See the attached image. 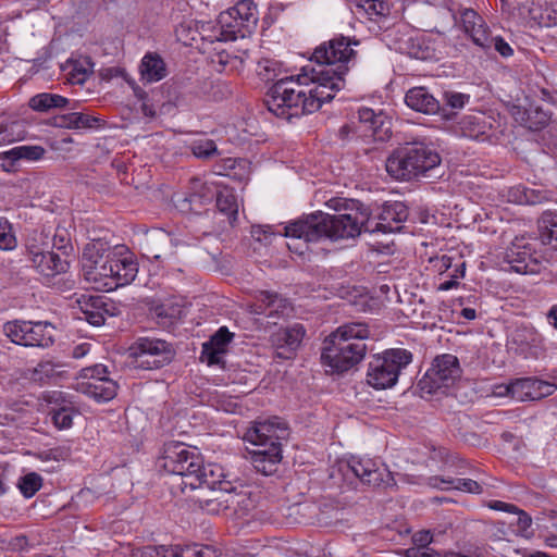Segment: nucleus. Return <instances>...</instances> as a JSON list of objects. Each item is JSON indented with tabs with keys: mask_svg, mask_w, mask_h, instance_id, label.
<instances>
[{
	"mask_svg": "<svg viewBox=\"0 0 557 557\" xmlns=\"http://www.w3.org/2000/svg\"><path fill=\"white\" fill-rule=\"evenodd\" d=\"M298 76L277 79L267 91L264 104L277 117L289 121L318 111L343 88L341 76L331 72L315 75V69L306 65Z\"/></svg>",
	"mask_w": 557,
	"mask_h": 557,
	"instance_id": "1",
	"label": "nucleus"
},
{
	"mask_svg": "<svg viewBox=\"0 0 557 557\" xmlns=\"http://www.w3.org/2000/svg\"><path fill=\"white\" fill-rule=\"evenodd\" d=\"M332 207L339 210L350 208L354 212L329 214L321 211L305 215L284 227V235L307 243H317L322 238L332 240L355 238L361 232L370 234H389L379 213L371 215L369 209L359 201L331 199Z\"/></svg>",
	"mask_w": 557,
	"mask_h": 557,
	"instance_id": "2",
	"label": "nucleus"
},
{
	"mask_svg": "<svg viewBox=\"0 0 557 557\" xmlns=\"http://www.w3.org/2000/svg\"><path fill=\"white\" fill-rule=\"evenodd\" d=\"M440 154L423 143H406L388 156L385 169L388 175L398 181L431 177L440 166Z\"/></svg>",
	"mask_w": 557,
	"mask_h": 557,
	"instance_id": "3",
	"label": "nucleus"
},
{
	"mask_svg": "<svg viewBox=\"0 0 557 557\" xmlns=\"http://www.w3.org/2000/svg\"><path fill=\"white\" fill-rule=\"evenodd\" d=\"M183 492L186 490H205L207 488L212 493L211 497L205 498L206 509L212 513L231 508L235 504H239V494H234L235 487L233 484L225 480V473L222 466L216 463L203 465L200 460L199 471L189 474L188 479H183L181 483Z\"/></svg>",
	"mask_w": 557,
	"mask_h": 557,
	"instance_id": "4",
	"label": "nucleus"
},
{
	"mask_svg": "<svg viewBox=\"0 0 557 557\" xmlns=\"http://www.w3.org/2000/svg\"><path fill=\"white\" fill-rule=\"evenodd\" d=\"M114 249L102 239H95L83 250L81 264L84 278L96 290L111 292L116 289L113 276Z\"/></svg>",
	"mask_w": 557,
	"mask_h": 557,
	"instance_id": "5",
	"label": "nucleus"
},
{
	"mask_svg": "<svg viewBox=\"0 0 557 557\" xmlns=\"http://www.w3.org/2000/svg\"><path fill=\"white\" fill-rule=\"evenodd\" d=\"M412 361L409 350H383L373 356L367 372V382L375 389L393 387L400 371Z\"/></svg>",
	"mask_w": 557,
	"mask_h": 557,
	"instance_id": "6",
	"label": "nucleus"
},
{
	"mask_svg": "<svg viewBox=\"0 0 557 557\" xmlns=\"http://www.w3.org/2000/svg\"><path fill=\"white\" fill-rule=\"evenodd\" d=\"M351 45H359L358 40H351L349 37L344 35H336L329 41H325L318 46L311 60H313L320 66L338 64L336 70L321 69L315 70V75L323 72L333 73L334 77L341 76L343 86L345 85L344 75L349 70V63L354 62L356 58V51L351 48Z\"/></svg>",
	"mask_w": 557,
	"mask_h": 557,
	"instance_id": "7",
	"label": "nucleus"
},
{
	"mask_svg": "<svg viewBox=\"0 0 557 557\" xmlns=\"http://www.w3.org/2000/svg\"><path fill=\"white\" fill-rule=\"evenodd\" d=\"M461 376V368L456 356L444 354L437 356L432 367L419 380L418 387L422 394L432 395L441 388H447Z\"/></svg>",
	"mask_w": 557,
	"mask_h": 557,
	"instance_id": "8",
	"label": "nucleus"
},
{
	"mask_svg": "<svg viewBox=\"0 0 557 557\" xmlns=\"http://www.w3.org/2000/svg\"><path fill=\"white\" fill-rule=\"evenodd\" d=\"M134 95L141 101L143 114L150 119L173 113L183 101L177 86L169 83L163 84L159 90H153L151 96L140 87H134Z\"/></svg>",
	"mask_w": 557,
	"mask_h": 557,
	"instance_id": "9",
	"label": "nucleus"
},
{
	"mask_svg": "<svg viewBox=\"0 0 557 557\" xmlns=\"http://www.w3.org/2000/svg\"><path fill=\"white\" fill-rule=\"evenodd\" d=\"M201 457L180 442L166 443L163 447L161 467L169 473L188 479L189 474L199 471Z\"/></svg>",
	"mask_w": 557,
	"mask_h": 557,
	"instance_id": "10",
	"label": "nucleus"
},
{
	"mask_svg": "<svg viewBox=\"0 0 557 557\" xmlns=\"http://www.w3.org/2000/svg\"><path fill=\"white\" fill-rule=\"evenodd\" d=\"M289 435L287 424L280 418L273 417L265 421H258L248 430L246 440L259 448L270 446L281 447V441Z\"/></svg>",
	"mask_w": 557,
	"mask_h": 557,
	"instance_id": "11",
	"label": "nucleus"
},
{
	"mask_svg": "<svg viewBox=\"0 0 557 557\" xmlns=\"http://www.w3.org/2000/svg\"><path fill=\"white\" fill-rule=\"evenodd\" d=\"M504 262L509 265L510 271L519 274H535L541 268L534 249L524 238H516L511 243L504 255Z\"/></svg>",
	"mask_w": 557,
	"mask_h": 557,
	"instance_id": "12",
	"label": "nucleus"
},
{
	"mask_svg": "<svg viewBox=\"0 0 557 557\" xmlns=\"http://www.w3.org/2000/svg\"><path fill=\"white\" fill-rule=\"evenodd\" d=\"M459 14L465 35L474 46L488 53L490 44L492 42V30L483 16L471 8L461 9Z\"/></svg>",
	"mask_w": 557,
	"mask_h": 557,
	"instance_id": "13",
	"label": "nucleus"
},
{
	"mask_svg": "<svg viewBox=\"0 0 557 557\" xmlns=\"http://www.w3.org/2000/svg\"><path fill=\"white\" fill-rule=\"evenodd\" d=\"M348 468L363 484L374 487L394 484V478L391 471L376 460L370 458H352L348 463Z\"/></svg>",
	"mask_w": 557,
	"mask_h": 557,
	"instance_id": "14",
	"label": "nucleus"
},
{
	"mask_svg": "<svg viewBox=\"0 0 557 557\" xmlns=\"http://www.w3.org/2000/svg\"><path fill=\"white\" fill-rule=\"evenodd\" d=\"M215 196L213 186L203 183L199 178H191L189 191L187 194L176 195L175 206L183 212L198 213L205 206L212 202Z\"/></svg>",
	"mask_w": 557,
	"mask_h": 557,
	"instance_id": "15",
	"label": "nucleus"
},
{
	"mask_svg": "<svg viewBox=\"0 0 557 557\" xmlns=\"http://www.w3.org/2000/svg\"><path fill=\"white\" fill-rule=\"evenodd\" d=\"M255 302L250 306L255 314H264L269 318L288 317L294 308L292 302L281 294L272 290H256Z\"/></svg>",
	"mask_w": 557,
	"mask_h": 557,
	"instance_id": "16",
	"label": "nucleus"
},
{
	"mask_svg": "<svg viewBox=\"0 0 557 557\" xmlns=\"http://www.w3.org/2000/svg\"><path fill=\"white\" fill-rule=\"evenodd\" d=\"M79 309L83 318L91 325L100 326L104 324L106 317H113L115 307L114 304L104 296H85L83 295L78 300Z\"/></svg>",
	"mask_w": 557,
	"mask_h": 557,
	"instance_id": "17",
	"label": "nucleus"
},
{
	"mask_svg": "<svg viewBox=\"0 0 557 557\" xmlns=\"http://www.w3.org/2000/svg\"><path fill=\"white\" fill-rule=\"evenodd\" d=\"M28 259L33 267L45 276H54L60 273H65L69 269L67 260L53 251L30 248L28 250Z\"/></svg>",
	"mask_w": 557,
	"mask_h": 557,
	"instance_id": "18",
	"label": "nucleus"
},
{
	"mask_svg": "<svg viewBox=\"0 0 557 557\" xmlns=\"http://www.w3.org/2000/svg\"><path fill=\"white\" fill-rule=\"evenodd\" d=\"M112 268L116 288L131 284L138 273L136 258L133 253L125 251L124 246L114 248Z\"/></svg>",
	"mask_w": 557,
	"mask_h": 557,
	"instance_id": "19",
	"label": "nucleus"
},
{
	"mask_svg": "<svg viewBox=\"0 0 557 557\" xmlns=\"http://www.w3.org/2000/svg\"><path fill=\"white\" fill-rule=\"evenodd\" d=\"M75 389L98 403H106L116 396L117 385L111 379L97 376L95 380L77 382Z\"/></svg>",
	"mask_w": 557,
	"mask_h": 557,
	"instance_id": "20",
	"label": "nucleus"
},
{
	"mask_svg": "<svg viewBox=\"0 0 557 557\" xmlns=\"http://www.w3.org/2000/svg\"><path fill=\"white\" fill-rule=\"evenodd\" d=\"M366 350H324L321 355L322 363L333 373H343L364 358Z\"/></svg>",
	"mask_w": 557,
	"mask_h": 557,
	"instance_id": "21",
	"label": "nucleus"
},
{
	"mask_svg": "<svg viewBox=\"0 0 557 557\" xmlns=\"http://www.w3.org/2000/svg\"><path fill=\"white\" fill-rule=\"evenodd\" d=\"M50 124L67 129H99L104 127L106 121L85 112H70L53 116Z\"/></svg>",
	"mask_w": 557,
	"mask_h": 557,
	"instance_id": "22",
	"label": "nucleus"
},
{
	"mask_svg": "<svg viewBox=\"0 0 557 557\" xmlns=\"http://www.w3.org/2000/svg\"><path fill=\"white\" fill-rule=\"evenodd\" d=\"M175 350H133L128 358L129 363L138 369H159L172 361Z\"/></svg>",
	"mask_w": 557,
	"mask_h": 557,
	"instance_id": "23",
	"label": "nucleus"
},
{
	"mask_svg": "<svg viewBox=\"0 0 557 557\" xmlns=\"http://www.w3.org/2000/svg\"><path fill=\"white\" fill-rule=\"evenodd\" d=\"M406 104L424 114H436L441 112V101L437 100L425 87H413L406 92Z\"/></svg>",
	"mask_w": 557,
	"mask_h": 557,
	"instance_id": "24",
	"label": "nucleus"
},
{
	"mask_svg": "<svg viewBox=\"0 0 557 557\" xmlns=\"http://www.w3.org/2000/svg\"><path fill=\"white\" fill-rule=\"evenodd\" d=\"M370 336V330L367 323L349 322L338 326L334 332L326 336L324 348L341 345L350 339H366Z\"/></svg>",
	"mask_w": 557,
	"mask_h": 557,
	"instance_id": "25",
	"label": "nucleus"
},
{
	"mask_svg": "<svg viewBox=\"0 0 557 557\" xmlns=\"http://www.w3.org/2000/svg\"><path fill=\"white\" fill-rule=\"evenodd\" d=\"M150 314L163 327H170L184 317V305L176 298L165 299L150 308Z\"/></svg>",
	"mask_w": 557,
	"mask_h": 557,
	"instance_id": "26",
	"label": "nucleus"
},
{
	"mask_svg": "<svg viewBox=\"0 0 557 557\" xmlns=\"http://www.w3.org/2000/svg\"><path fill=\"white\" fill-rule=\"evenodd\" d=\"M408 207L399 201L385 202L379 212V220L383 221L388 233L400 232L403 223L408 219Z\"/></svg>",
	"mask_w": 557,
	"mask_h": 557,
	"instance_id": "27",
	"label": "nucleus"
},
{
	"mask_svg": "<svg viewBox=\"0 0 557 557\" xmlns=\"http://www.w3.org/2000/svg\"><path fill=\"white\" fill-rule=\"evenodd\" d=\"M281 459L282 448L273 445L268 447V449L257 447L251 454L255 469L264 475H271L275 472L276 466Z\"/></svg>",
	"mask_w": 557,
	"mask_h": 557,
	"instance_id": "28",
	"label": "nucleus"
},
{
	"mask_svg": "<svg viewBox=\"0 0 557 557\" xmlns=\"http://www.w3.org/2000/svg\"><path fill=\"white\" fill-rule=\"evenodd\" d=\"M28 347L48 348L54 344L57 329L49 322L27 321Z\"/></svg>",
	"mask_w": 557,
	"mask_h": 557,
	"instance_id": "29",
	"label": "nucleus"
},
{
	"mask_svg": "<svg viewBox=\"0 0 557 557\" xmlns=\"http://www.w3.org/2000/svg\"><path fill=\"white\" fill-rule=\"evenodd\" d=\"M28 106L32 110L41 113H48L55 109L73 110L72 101L61 95L40 92L33 96L28 100Z\"/></svg>",
	"mask_w": 557,
	"mask_h": 557,
	"instance_id": "30",
	"label": "nucleus"
},
{
	"mask_svg": "<svg viewBox=\"0 0 557 557\" xmlns=\"http://www.w3.org/2000/svg\"><path fill=\"white\" fill-rule=\"evenodd\" d=\"M426 484L433 488L444 491L459 490L472 494H481L483 492L482 485L471 479H453L433 475L428 478Z\"/></svg>",
	"mask_w": 557,
	"mask_h": 557,
	"instance_id": "31",
	"label": "nucleus"
},
{
	"mask_svg": "<svg viewBox=\"0 0 557 557\" xmlns=\"http://www.w3.org/2000/svg\"><path fill=\"white\" fill-rule=\"evenodd\" d=\"M141 79L147 83L159 82L166 76V65L157 52H148L139 65Z\"/></svg>",
	"mask_w": 557,
	"mask_h": 557,
	"instance_id": "32",
	"label": "nucleus"
},
{
	"mask_svg": "<svg viewBox=\"0 0 557 557\" xmlns=\"http://www.w3.org/2000/svg\"><path fill=\"white\" fill-rule=\"evenodd\" d=\"M171 242L170 234L163 230H156L147 234L144 244V256L148 259L160 260Z\"/></svg>",
	"mask_w": 557,
	"mask_h": 557,
	"instance_id": "33",
	"label": "nucleus"
},
{
	"mask_svg": "<svg viewBox=\"0 0 557 557\" xmlns=\"http://www.w3.org/2000/svg\"><path fill=\"white\" fill-rule=\"evenodd\" d=\"M306 329L300 323H295L287 327H280L273 335L272 339L276 348H284L285 346L293 347L300 345Z\"/></svg>",
	"mask_w": 557,
	"mask_h": 557,
	"instance_id": "34",
	"label": "nucleus"
},
{
	"mask_svg": "<svg viewBox=\"0 0 557 557\" xmlns=\"http://www.w3.org/2000/svg\"><path fill=\"white\" fill-rule=\"evenodd\" d=\"M358 14L366 15L371 21L386 17L389 14V5L384 0H348Z\"/></svg>",
	"mask_w": 557,
	"mask_h": 557,
	"instance_id": "35",
	"label": "nucleus"
},
{
	"mask_svg": "<svg viewBox=\"0 0 557 557\" xmlns=\"http://www.w3.org/2000/svg\"><path fill=\"white\" fill-rule=\"evenodd\" d=\"M214 199L218 210L227 216L230 224H233L238 215L237 197L234 190L227 187L215 190Z\"/></svg>",
	"mask_w": 557,
	"mask_h": 557,
	"instance_id": "36",
	"label": "nucleus"
},
{
	"mask_svg": "<svg viewBox=\"0 0 557 557\" xmlns=\"http://www.w3.org/2000/svg\"><path fill=\"white\" fill-rule=\"evenodd\" d=\"M64 364H55L51 361H45L38 363L37 367L28 369L26 376L36 383L45 384L49 382L58 383V379L62 377L64 371H58L57 368L63 367Z\"/></svg>",
	"mask_w": 557,
	"mask_h": 557,
	"instance_id": "37",
	"label": "nucleus"
},
{
	"mask_svg": "<svg viewBox=\"0 0 557 557\" xmlns=\"http://www.w3.org/2000/svg\"><path fill=\"white\" fill-rule=\"evenodd\" d=\"M539 232L542 244L557 250V211L543 212L539 221Z\"/></svg>",
	"mask_w": 557,
	"mask_h": 557,
	"instance_id": "38",
	"label": "nucleus"
},
{
	"mask_svg": "<svg viewBox=\"0 0 557 557\" xmlns=\"http://www.w3.org/2000/svg\"><path fill=\"white\" fill-rule=\"evenodd\" d=\"M219 23L224 27L226 33V40L233 41L237 38H245L253 32L252 28L246 27V24H242L240 20L230 14V11L220 13Z\"/></svg>",
	"mask_w": 557,
	"mask_h": 557,
	"instance_id": "39",
	"label": "nucleus"
},
{
	"mask_svg": "<svg viewBox=\"0 0 557 557\" xmlns=\"http://www.w3.org/2000/svg\"><path fill=\"white\" fill-rule=\"evenodd\" d=\"M491 125L483 115H466L460 122V128L466 137L479 139L487 134Z\"/></svg>",
	"mask_w": 557,
	"mask_h": 557,
	"instance_id": "40",
	"label": "nucleus"
},
{
	"mask_svg": "<svg viewBox=\"0 0 557 557\" xmlns=\"http://www.w3.org/2000/svg\"><path fill=\"white\" fill-rule=\"evenodd\" d=\"M230 14L240 20V23L246 24L255 30L258 22L256 4L250 0H240L234 7L228 9Z\"/></svg>",
	"mask_w": 557,
	"mask_h": 557,
	"instance_id": "41",
	"label": "nucleus"
},
{
	"mask_svg": "<svg viewBox=\"0 0 557 557\" xmlns=\"http://www.w3.org/2000/svg\"><path fill=\"white\" fill-rule=\"evenodd\" d=\"M510 341L517 348H537L542 344L541 335L529 326L517 327L511 333Z\"/></svg>",
	"mask_w": 557,
	"mask_h": 557,
	"instance_id": "42",
	"label": "nucleus"
},
{
	"mask_svg": "<svg viewBox=\"0 0 557 557\" xmlns=\"http://www.w3.org/2000/svg\"><path fill=\"white\" fill-rule=\"evenodd\" d=\"M536 379L521 377L511 382V398L519 401L536 400Z\"/></svg>",
	"mask_w": 557,
	"mask_h": 557,
	"instance_id": "43",
	"label": "nucleus"
},
{
	"mask_svg": "<svg viewBox=\"0 0 557 557\" xmlns=\"http://www.w3.org/2000/svg\"><path fill=\"white\" fill-rule=\"evenodd\" d=\"M27 321L13 320L3 324V334L15 345L28 347L27 341Z\"/></svg>",
	"mask_w": 557,
	"mask_h": 557,
	"instance_id": "44",
	"label": "nucleus"
},
{
	"mask_svg": "<svg viewBox=\"0 0 557 557\" xmlns=\"http://www.w3.org/2000/svg\"><path fill=\"white\" fill-rule=\"evenodd\" d=\"M470 100V96L457 91H445L443 94V103L440 114L444 117L450 119L451 114L447 113V108L459 110L462 109Z\"/></svg>",
	"mask_w": 557,
	"mask_h": 557,
	"instance_id": "45",
	"label": "nucleus"
},
{
	"mask_svg": "<svg viewBox=\"0 0 557 557\" xmlns=\"http://www.w3.org/2000/svg\"><path fill=\"white\" fill-rule=\"evenodd\" d=\"M364 131L371 132L370 136L374 141L383 143L388 140L392 136L391 122L381 112L377 114L375 124H370Z\"/></svg>",
	"mask_w": 557,
	"mask_h": 557,
	"instance_id": "46",
	"label": "nucleus"
},
{
	"mask_svg": "<svg viewBox=\"0 0 557 557\" xmlns=\"http://www.w3.org/2000/svg\"><path fill=\"white\" fill-rule=\"evenodd\" d=\"M17 246V239L12 224L4 216H0V250L11 251Z\"/></svg>",
	"mask_w": 557,
	"mask_h": 557,
	"instance_id": "47",
	"label": "nucleus"
},
{
	"mask_svg": "<svg viewBox=\"0 0 557 557\" xmlns=\"http://www.w3.org/2000/svg\"><path fill=\"white\" fill-rule=\"evenodd\" d=\"M176 557H216V550L209 545H176Z\"/></svg>",
	"mask_w": 557,
	"mask_h": 557,
	"instance_id": "48",
	"label": "nucleus"
},
{
	"mask_svg": "<svg viewBox=\"0 0 557 557\" xmlns=\"http://www.w3.org/2000/svg\"><path fill=\"white\" fill-rule=\"evenodd\" d=\"M74 409L71 406L52 408L50 411L51 420L54 426L59 430L70 429L73 424Z\"/></svg>",
	"mask_w": 557,
	"mask_h": 557,
	"instance_id": "49",
	"label": "nucleus"
},
{
	"mask_svg": "<svg viewBox=\"0 0 557 557\" xmlns=\"http://www.w3.org/2000/svg\"><path fill=\"white\" fill-rule=\"evenodd\" d=\"M223 28L224 27H222L219 22L216 25H212L211 23H201V25L197 27V30L202 40H207L209 42L227 41L226 33H224Z\"/></svg>",
	"mask_w": 557,
	"mask_h": 557,
	"instance_id": "50",
	"label": "nucleus"
},
{
	"mask_svg": "<svg viewBox=\"0 0 557 557\" xmlns=\"http://www.w3.org/2000/svg\"><path fill=\"white\" fill-rule=\"evenodd\" d=\"M41 485L42 478L36 472H30L22 476L18 482V488L26 498L33 497Z\"/></svg>",
	"mask_w": 557,
	"mask_h": 557,
	"instance_id": "51",
	"label": "nucleus"
},
{
	"mask_svg": "<svg viewBox=\"0 0 557 557\" xmlns=\"http://www.w3.org/2000/svg\"><path fill=\"white\" fill-rule=\"evenodd\" d=\"M234 337L226 326H221L210 336V339L201 345V348H224Z\"/></svg>",
	"mask_w": 557,
	"mask_h": 557,
	"instance_id": "52",
	"label": "nucleus"
},
{
	"mask_svg": "<svg viewBox=\"0 0 557 557\" xmlns=\"http://www.w3.org/2000/svg\"><path fill=\"white\" fill-rule=\"evenodd\" d=\"M190 149L193 154L199 159H209L218 153V147L212 139L194 141Z\"/></svg>",
	"mask_w": 557,
	"mask_h": 557,
	"instance_id": "53",
	"label": "nucleus"
},
{
	"mask_svg": "<svg viewBox=\"0 0 557 557\" xmlns=\"http://www.w3.org/2000/svg\"><path fill=\"white\" fill-rule=\"evenodd\" d=\"M550 120V114L540 107L528 111L529 127L533 131H540L545 127Z\"/></svg>",
	"mask_w": 557,
	"mask_h": 557,
	"instance_id": "54",
	"label": "nucleus"
},
{
	"mask_svg": "<svg viewBox=\"0 0 557 557\" xmlns=\"http://www.w3.org/2000/svg\"><path fill=\"white\" fill-rule=\"evenodd\" d=\"M258 74L265 82L274 81L280 73V63L271 59H262L258 63Z\"/></svg>",
	"mask_w": 557,
	"mask_h": 557,
	"instance_id": "55",
	"label": "nucleus"
},
{
	"mask_svg": "<svg viewBox=\"0 0 557 557\" xmlns=\"http://www.w3.org/2000/svg\"><path fill=\"white\" fill-rule=\"evenodd\" d=\"M0 160L2 161L1 168L8 173L18 171L21 165V159L15 147L10 150L0 152Z\"/></svg>",
	"mask_w": 557,
	"mask_h": 557,
	"instance_id": "56",
	"label": "nucleus"
},
{
	"mask_svg": "<svg viewBox=\"0 0 557 557\" xmlns=\"http://www.w3.org/2000/svg\"><path fill=\"white\" fill-rule=\"evenodd\" d=\"M15 148L18 152V157H20L21 161H28V162L38 161V160L42 159V157L46 153V149L44 147L37 146V145H34V146L23 145V146H16Z\"/></svg>",
	"mask_w": 557,
	"mask_h": 557,
	"instance_id": "57",
	"label": "nucleus"
},
{
	"mask_svg": "<svg viewBox=\"0 0 557 557\" xmlns=\"http://www.w3.org/2000/svg\"><path fill=\"white\" fill-rule=\"evenodd\" d=\"M169 348L171 344H169L165 339L159 338L152 335L140 336L136 339V342L129 348Z\"/></svg>",
	"mask_w": 557,
	"mask_h": 557,
	"instance_id": "58",
	"label": "nucleus"
},
{
	"mask_svg": "<svg viewBox=\"0 0 557 557\" xmlns=\"http://www.w3.org/2000/svg\"><path fill=\"white\" fill-rule=\"evenodd\" d=\"M41 399L49 405H54L53 408L71 406L72 401L67 398L66 394L60 391H48L42 393Z\"/></svg>",
	"mask_w": 557,
	"mask_h": 557,
	"instance_id": "59",
	"label": "nucleus"
},
{
	"mask_svg": "<svg viewBox=\"0 0 557 557\" xmlns=\"http://www.w3.org/2000/svg\"><path fill=\"white\" fill-rule=\"evenodd\" d=\"M227 350H201V355L199 357L201 362H206L209 367L216 366L221 369L225 368V361L223 359V355Z\"/></svg>",
	"mask_w": 557,
	"mask_h": 557,
	"instance_id": "60",
	"label": "nucleus"
},
{
	"mask_svg": "<svg viewBox=\"0 0 557 557\" xmlns=\"http://www.w3.org/2000/svg\"><path fill=\"white\" fill-rule=\"evenodd\" d=\"M237 61H238L237 57L231 55L224 51L216 53L212 58V63L218 72H227L228 66Z\"/></svg>",
	"mask_w": 557,
	"mask_h": 557,
	"instance_id": "61",
	"label": "nucleus"
},
{
	"mask_svg": "<svg viewBox=\"0 0 557 557\" xmlns=\"http://www.w3.org/2000/svg\"><path fill=\"white\" fill-rule=\"evenodd\" d=\"M494 48L503 58H509L513 54L511 46L500 36L492 35V42L490 44V51Z\"/></svg>",
	"mask_w": 557,
	"mask_h": 557,
	"instance_id": "62",
	"label": "nucleus"
},
{
	"mask_svg": "<svg viewBox=\"0 0 557 557\" xmlns=\"http://www.w3.org/2000/svg\"><path fill=\"white\" fill-rule=\"evenodd\" d=\"M535 388H536L535 397H536V400H539V399H542L544 397L552 395L556 391L557 385L554 383H549V382L536 379Z\"/></svg>",
	"mask_w": 557,
	"mask_h": 557,
	"instance_id": "63",
	"label": "nucleus"
},
{
	"mask_svg": "<svg viewBox=\"0 0 557 557\" xmlns=\"http://www.w3.org/2000/svg\"><path fill=\"white\" fill-rule=\"evenodd\" d=\"M163 547L158 545V546H152V545H148V546H144V547H139V548H134L132 550V557H159L160 556V552H163Z\"/></svg>",
	"mask_w": 557,
	"mask_h": 557,
	"instance_id": "64",
	"label": "nucleus"
}]
</instances>
